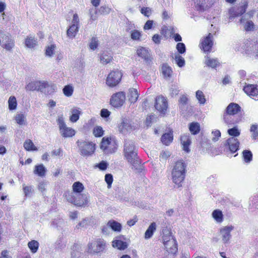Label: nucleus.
I'll return each mask as SVG.
<instances>
[{"instance_id": "1", "label": "nucleus", "mask_w": 258, "mask_h": 258, "mask_svg": "<svg viewBox=\"0 0 258 258\" xmlns=\"http://www.w3.org/2000/svg\"><path fill=\"white\" fill-rule=\"evenodd\" d=\"M123 151L124 157L132 165V168L140 170L142 169V166L138 156L137 149L135 145V143L132 140H125Z\"/></svg>"}, {"instance_id": "2", "label": "nucleus", "mask_w": 258, "mask_h": 258, "mask_svg": "<svg viewBox=\"0 0 258 258\" xmlns=\"http://www.w3.org/2000/svg\"><path fill=\"white\" fill-rule=\"evenodd\" d=\"M186 165L182 160L177 161L173 166L171 171V177L173 183L177 187L182 186L185 177Z\"/></svg>"}, {"instance_id": "3", "label": "nucleus", "mask_w": 258, "mask_h": 258, "mask_svg": "<svg viewBox=\"0 0 258 258\" xmlns=\"http://www.w3.org/2000/svg\"><path fill=\"white\" fill-rule=\"evenodd\" d=\"M108 244L103 238H98L90 242L87 246V252L91 254H97L105 252Z\"/></svg>"}, {"instance_id": "4", "label": "nucleus", "mask_w": 258, "mask_h": 258, "mask_svg": "<svg viewBox=\"0 0 258 258\" xmlns=\"http://www.w3.org/2000/svg\"><path fill=\"white\" fill-rule=\"evenodd\" d=\"M240 143L238 140L234 137H230L223 143V152L224 154H233L239 149Z\"/></svg>"}, {"instance_id": "5", "label": "nucleus", "mask_w": 258, "mask_h": 258, "mask_svg": "<svg viewBox=\"0 0 258 258\" xmlns=\"http://www.w3.org/2000/svg\"><path fill=\"white\" fill-rule=\"evenodd\" d=\"M57 122L59 126L60 133L63 138L72 137L75 135L74 130L67 126L62 115L58 116Z\"/></svg>"}, {"instance_id": "6", "label": "nucleus", "mask_w": 258, "mask_h": 258, "mask_svg": "<svg viewBox=\"0 0 258 258\" xmlns=\"http://www.w3.org/2000/svg\"><path fill=\"white\" fill-rule=\"evenodd\" d=\"M242 49L245 54L250 57L256 58L258 57V45L246 41L242 46Z\"/></svg>"}, {"instance_id": "7", "label": "nucleus", "mask_w": 258, "mask_h": 258, "mask_svg": "<svg viewBox=\"0 0 258 258\" xmlns=\"http://www.w3.org/2000/svg\"><path fill=\"white\" fill-rule=\"evenodd\" d=\"M248 3L245 1L239 7H233L229 9L228 11L229 19L232 21L235 18L243 14L247 8Z\"/></svg>"}, {"instance_id": "8", "label": "nucleus", "mask_w": 258, "mask_h": 258, "mask_svg": "<svg viewBox=\"0 0 258 258\" xmlns=\"http://www.w3.org/2000/svg\"><path fill=\"white\" fill-rule=\"evenodd\" d=\"M81 154L88 156L92 155L95 150V144L92 142H78Z\"/></svg>"}, {"instance_id": "9", "label": "nucleus", "mask_w": 258, "mask_h": 258, "mask_svg": "<svg viewBox=\"0 0 258 258\" xmlns=\"http://www.w3.org/2000/svg\"><path fill=\"white\" fill-rule=\"evenodd\" d=\"M213 37L211 33H209L206 37L201 40L199 45L200 48L205 52H210L213 46Z\"/></svg>"}, {"instance_id": "10", "label": "nucleus", "mask_w": 258, "mask_h": 258, "mask_svg": "<svg viewBox=\"0 0 258 258\" xmlns=\"http://www.w3.org/2000/svg\"><path fill=\"white\" fill-rule=\"evenodd\" d=\"M122 74L119 71H112L106 79V84L110 87H114L120 82Z\"/></svg>"}, {"instance_id": "11", "label": "nucleus", "mask_w": 258, "mask_h": 258, "mask_svg": "<svg viewBox=\"0 0 258 258\" xmlns=\"http://www.w3.org/2000/svg\"><path fill=\"white\" fill-rule=\"evenodd\" d=\"M125 94L123 92H119L113 94L110 99V104L114 107H119L124 103Z\"/></svg>"}, {"instance_id": "12", "label": "nucleus", "mask_w": 258, "mask_h": 258, "mask_svg": "<svg viewBox=\"0 0 258 258\" xmlns=\"http://www.w3.org/2000/svg\"><path fill=\"white\" fill-rule=\"evenodd\" d=\"M0 45L7 50H10L14 46L13 40L9 35L0 30Z\"/></svg>"}, {"instance_id": "13", "label": "nucleus", "mask_w": 258, "mask_h": 258, "mask_svg": "<svg viewBox=\"0 0 258 258\" xmlns=\"http://www.w3.org/2000/svg\"><path fill=\"white\" fill-rule=\"evenodd\" d=\"M163 244L166 250L171 253H175L177 250L176 240L173 237H166L163 239Z\"/></svg>"}, {"instance_id": "14", "label": "nucleus", "mask_w": 258, "mask_h": 258, "mask_svg": "<svg viewBox=\"0 0 258 258\" xmlns=\"http://www.w3.org/2000/svg\"><path fill=\"white\" fill-rule=\"evenodd\" d=\"M155 107L161 114H165L168 108V103L163 96L157 97L155 99Z\"/></svg>"}, {"instance_id": "15", "label": "nucleus", "mask_w": 258, "mask_h": 258, "mask_svg": "<svg viewBox=\"0 0 258 258\" xmlns=\"http://www.w3.org/2000/svg\"><path fill=\"white\" fill-rule=\"evenodd\" d=\"M222 120L224 123L228 126H231L239 122L241 118L238 115H235L224 111L222 116Z\"/></svg>"}, {"instance_id": "16", "label": "nucleus", "mask_w": 258, "mask_h": 258, "mask_svg": "<svg viewBox=\"0 0 258 258\" xmlns=\"http://www.w3.org/2000/svg\"><path fill=\"white\" fill-rule=\"evenodd\" d=\"M136 127V126L133 124L132 121L126 118H122L121 122L118 126L119 132L122 134H125L129 131L134 130Z\"/></svg>"}, {"instance_id": "17", "label": "nucleus", "mask_w": 258, "mask_h": 258, "mask_svg": "<svg viewBox=\"0 0 258 258\" xmlns=\"http://www.w3.org/2000/svg\"><path fill=\"white\" fill-rule=\"evenodd\" d=\"M214 2L215 0H196V9L199 11H205L210 8Z\"/></svg>"}, {"instance_id": "18", "label": "nucleus", "mask_w": 258, "mask_h": 258, "mask_svg": "<svg viewBox=\"0 0 258 258\" xmlns=\"http://www.w3.org/2000/svg\"><path fill=\"white\" fill-rule=\"evenodd\" d=\"M56 87L53 84H49L47 82L42 81L40 91L46 95H50L55 91Z\"/></svg>"}, {"instance_id": "19", "label": "nucleus", "mask_w": 258, "mask_h": 258, "mask_svg": "<svg viewBox=\"0 0 258 258\" xmlns=\"http://www.w3.org/2000/svg\"><path fill=\"white\" fill-rule=\"evenodd\" d=\"M137 53L139 56L144 59L147 65L150 66L152 63V58L147 49L144 47H141L137 49Z\"/></svg>"}, {"instance_id": "20", "label": "nucleus", "mask_w": 258, "mask_h": 258, "mask_svg": "<svg viewBox=\"0 0 258 258\" xmlns=\"http://www.w3.org/2000/svg\"><path fill=\"white\" fill-rule=\"evenodd\" d=\"M233 229V227L232 226H226L220 229V234L223 243H227L229 242L231 237L230 233Z\"/></svg>"}, {"instance_id": "21", "label": "nucleus", "mask_w": 258, "mask_h": 258, "mask_svg": "<svg viewBox=\"0 0 258 258\" xmlns=\"http://www.w3.org/2000/svg\"><path fill=\"white\" fill-rule=\"evenodd\" d=\"M110 140V138L104 137L102 139V142L101 143L100 148L107 154L111 153L114 152V150L109 149V146L111 144Z\"/></svg>"}, {"instance_id": "22", "label": "nucleus", "mask_w": 258, "mask_h": 258, "mask_svg": "<svg viewBox=\"0 0 258 258\" xmlns=\"http://www.w3.org/2000/svg\"><path fill=\"white\" fill-rule=\"evenodd\" d=\"M205 64L207 66L214 69H216L220 65V63L217 58H211L208 55L205 56Z\"/></svg>"}, {"instance_id": "23", "label": "nucleus", "mask_w": 258, "mask_h": 258, "mask_svg": "<svg viewBox=\"0 0 258 258\" xmlns=\"http://www.w3.org/2000/svg\"><path fill=\"white\" fill-rule=\"evenodd\" d=\"M243 91L248 95L257 96L258 95V89L257 86L249 84L243 88Z\"/></svg>"}, {"instance_id": "24", "label": "nucleus", "mask_w": 258, "mask_h": 258, "mask_svg": "<svg viewBox=\"0 0 258 258\" xmlns=\"http://www.w3.org/2000/svg\"><path fill=\"white\" fill-rule=\"evenodd\" d=\"M241 107L237 103H230L226 107L224 111L230 114L237 115V114L240 111Z\"/></svg>"}, {"instance_id": "25", "label": "nucleus", "mask_w": 258, "mask_h": 258, "mask_svg": "<svg viewBox=\"0 0 258 258\" xmlns=\"http://www.w3.org/2000/svg\"><path fill=\"white\" fill-rule=\"evenodd\" d=\"M81 251V246L78 244L75 243L72 247L71 258H81L83 255Z\"/></svg>"}, {"instance_id": "26", "label": "nucleus", "mask_w": 258, "mask_h": 258, "mask_svg": "<svg viewBox=\"0 0 258 258\" xmlns=\"http://www.w3.org/2000/svg\"><path fill=\"white\" fill-rule=\"evenodd\" d=\"M75 201V205L79 207L84 206L88 203L86 195L79 193H78L77 198H76Z\"/></svg>"}, {"instance_id": "27", "label": "nucleus", "mask_w": 258, "mask_h": 258, "mask_svg": "<svg viewBox=\"0 0 258 258\" xmlns=\"http://www.w3.org/2000/svg\"><path fill=\"white\" fill-rule=\"evenodd\" d=\"M180 140L183 146V150L186 152H188L189 151L188 147L191 143L189 136L187 135H182L181 136Z\"/></svg>"}, {"instance_id": "28", "label": "nucleus", "mask_w": 258, "mask_h": 258, "mask_svg": "<svg viewBox=\"0 0 258 258\" xmlns=\"http://www.w3.org/2000/svg\"><path fill=\"white\" fill-rule=\"evenodd\" d=\"M42 81H34L29 83L25 87L27 91H40Z\"/></svg>"}, {"instance_id": "29", "label": "nucleus", "mask_w": 258, "mask_h": 258, "mask_svg": "<svg viewBox=\"0 0 258 258\" xmlns=\"http://www.w3.org/2000/svg\"><path fill=\"white\" fill-rule=\"evenodd\" d=\"M100 62L104 64H106L110 62L112 60V56L111 53L107 51H104L100 55Z\"/></svg>"}, {"instance_id": "30", "label": "nucleus", "mask_w": 258, "mask_h": 258, "mask_svg": "<svg viewBox=\"0 0 258 258\" xmlns=\"http://www.w3.org/2000/svg\"><path fill=\"white\" fill-rule=\"evenodd\" d=\"M46 168L41 164L35 166L33 172L39 176L44 177L46 174Z\"/></svg>"}, {"instance_id": "31", "label": "nucleus", "mask_w": 258, "mask_h": 258, "mask_svg": "<svg viewBox=\"0 0 258 258\" xmlns=\"http://www.w3.org/2000/svg\"><path fill=\"white\" fill-rule=\"evenodd\" d=\"M79 30V26L76 24H72L67 31V35L70 38H74Z\"/></svg>"}, {"instance_id": "32", "label": "nucleus", "mask_w": 258, "mask_h": 258, "mask_svg": "<svg viewBox=\"0 0 258 258\" xmlns=\"http://www.w3.org/2000/svg\"><path fill=\"white\" fill-rule=\"evenodd\" d=\"M173 140L172 132L163 134L161 138V141L162 143L165 145H169Z\"/></svg>"}, {"instance_id": "33", "label": "nucleus", "mask_w": 258, "mask_h": 258, "mask_svg": "<svg viewBox=\"0 0 258 258\" xmlns=\"http://www.w3.org/2000/svg\"><path fill=\"white\" fill-rule=\"evenodd\" d=\"M156 229V224L155 222L152 223L145 233V239L150 238L153 235L154 232L155 231Z\"/></svg>"}, {"instance_id": "34", "label": "nucleus", "mask_w": 258, "mask_h": 258, "mask_svg": "<svg viewBox=\"0 0 258 258\" xmlns=\"http://www.w3.org/2000/svg\"><path fill=\"white\" fill-rule=\"evenodd\" d=\"M187 102L188 98L185 95H183L180 97L179 100V106L182 112L186 110Z\"/></svg>"}, {"instance_id": "35", "label": "nucleus", "mask_w": 258, "mask_h": 258, "mask_svg": "<svg viewBox=\"0 0 258 258\" xmlns=\"http://www.w3.org/2000/svg\"><path fill=\"white\" fill-rule=\"evenodd\" d=\"M77 194L78 193L75 192L67 191L64 192V195L67 201L75 205L76 198H77Z\"/></svg>"}, {"instance_id": "36", "label": "nucleus", "mask_w": 258, "mask_h": 258, "mask_svg": "<svg viewBox=\"0 0 258 258\" xmlns=\"http://www.w3.org/2000/svg\"><path fill=\"white\" fill-rule=\"evenodd\" d=\"M242 158L245 163H249L252 160V153L249 150H244L242 153Z\"/></svg>"}, {"instance_id": "37", "label": "nucleus", "mask_w": 258, "mask_h": 258, "mask_svg": "<svg viewBox=\"0 0 258 258\" xmlns=\"http://www.w3.org/2000/svg\"><path fill=\"white\" fill-rule=\"evenodd\" d=\"M129 100L131 103H135L139 97V93L137 89L132 88L129 90Z\"/></svg>"}, {"instance_id": "38", "label": "nucleus", "mask_w": 258, "mask_h": 258, "mask_svg": "<svg viewBox=\"0 0 258 258\" xmlns=\"http://www.w3.org/2000/svg\"><path fill=\"white\" fill-rule=\"evenodd\" d=\"M162 72L165 78H170L171 76L172 71L171 68L167 63H164L162 66Z\"/></svg>"}, {"instance_id": "39", "label": "nucleus", "mask_w": 258, "mask_h": 258, "mask_svg": "<svg viewBox=\"0 0 258 258\" xmlns=\"http://www.w3.org/2000/svg\"><path fill=\"white\" fill-rule=\"evenodd\" d=\"M108 225L110 226V228L117 232H119L121 230V225L118 222L114 220H110L108 222Z\"/></svg>"}, {"instance_id": "40", "label": "nucleus", "mask_w": 258, "mask_h": 258, "mask_svg": "<svg viewBox=\"0 0 258 258\" xmlns=\"http://www.w3.org/2000/svg\"><path fill=\"white\" fill-rule=\"evenodd\" d=\"M189 130L192 134H198L200 131V124L197 122L190 123L189 125Z\"/></svg>"}, {"instance_id": "41", "label": "nucleus", "mask_w": 258, "mask_h": 258, "mask_svg": "<svg viewBox=\"0 0 258 258\" xmlns=\"http://www.w3.org/2000/svg\"><path fill=\"white\" fill-rule=\"evenodd\" d=\"M112 246L113 247H116L120 250H124L127 248V244L126 242L116 240L112 242Z\"/></svg>"}, {"instance_id": "42", "label": "nucleus", "mask_w": 258, "mask_h": 258, "mask_svg": "<svg viewBox=\"0 0 258 258\" xmlns=\"http://www.w3.org/2000/svg\"><path fill=\"white\" fill-rule=\"evenodd\" d=\"M24 148L27 151H37V148L34 146L32 141L30 139L26 140L24 143Z\"/></svg>"}, {"instance_id": "43", "label": "nucleus", "mask_w": 258, "mask_h": 258, "mask_svg": "<svg viewBox=\"0 0 258 258\" xmlns=\"http://www.w3.org/2000/svg\"><path fill=\"white\" fill-rule=\"evenodd\" d=\"M173 58L179 67L182 68L185 66V60L179 53H175Z\"/></svg>"}, {"instance_id": "44", "label": "nucleus", "mask_w": 258, "mask_h": 258, "mask_svg": "<svg viewBox=\"0 0 258 258\" xmlns=\"http://www.w3.org/2000/svg\"><path fill=\"white\" fill-rule=\"evenodd\" d=\"M212 217L217 222H221L223 220L222 212L219 210H215L212 213Z\"/></svg>"}, {"instance_id": "45", "label": "nucleus", "mask_w": 258, "mask_h": 258, "mask_svg": "<svg viewBox=\"0 0 258 258\" xmlns=\"http://www.w3.org/2000/svg\"><path fill=\"white\" fill-rule=\"evenodd\" d=\"M72 113L70 119L72 122H75L79 119L81 111L77 108H73L72 110Z\"/></svg>"}, {"instance_id": "46", "label": "nucleus", "mask_w": 258, "mask_h": 258, "mask_svg": "<svg viewBox=\"0 0 258 258\" xmlns=\"http://www.w3.org/2000/svg\"><path fill=\"white\" fill-rule=\"evenodd\" d=\"M36 44V40L32 36L28 37L25 40V45L28 48H34Z\"/></svg>"}, {"instance_id": "47", "label": "nucleus", "mask_w": 258, "mask_h": 258, "mask_svg": "<svg viewBox=\"0 0 258 258\" xmlns=\"http://www.w3.org/2000/svg\"><path fill=\"white\" fill-rule=\"evenodd\" d=\"M227 133L232 137H238L240 134V130H239L237 126H234L233 127L229 128L227 131Z\"/></svg>"}, {"instance_id": "48", "label": "nucleus", "mask_w": 258, "mask_h": 258, "mask_svg": "<svg viewBox=\"0 0 258 258\" xmlns=\"http://www.w3.org/2000/svg\"><path fill=\"white\" fill-rule=\"evenodd\" d=\"M111 11V9L106 6H102L98 9L96 10L95 14H99L100 15H107Z\"/></svg>"}, {"instance_id": "49", "label": "nucleus", "mask_w": 258, "mask_h": 258, "mask_svg": "<svg viewBox=\"0 0 258 258\" xmlns=\"http://www.w3.org/2000/svg\"><path fill=\"white\" fill-rule=\"evenodd\" d=\"M28 246L32 253H35L38 250L39 243L37 241L33 240L28 242Z\"/></svg>"}, {"instance_id": "50", "label": "nucleus", "mask_w": 258, "mask_h": 258, "mask_svg": "<svg viewBox=\"0 0 258 258\" xmlns=\"http://www.w3.org/2000/svg\"><path fill=\"white\" fill-rule=\"evenodd\" d=\"M84 189V186L83 184L79 181L75 182L73 185V191L76 193H79L82 191Z\"/></svg>"}, {"instance_id": "51", "label": "nucleus", "mask_w": 258, "mask_h": 258, "mask_svg": "<svg viewBox=\"0 0 258 258\" xmlns=\"http://www.w3.org/2000/svg\"><path fill=\"white\" fill-rule=\"evenodd\" d=\"M9 108L11 110L16 109L17 105L16 98L14 96H11L8 100Z\"/></svg>"}, {"instance_id": "52", "label": "nucleus", "mask_w": 258, "mask_h": 258, "mask_svg": "<svg viewBox=\"0 0 258 258\" xmlns=\"http://www.w3.org/2000/svg\"><path fill=\"white\" fill-rule=\"evenodd\" d=\"M98 44L99 43L97 38L93 37L91 39L90 42L89 43V48L91 49L94 50L98 47Z\"/></svg>"}, {"instance_id": "53", "label": "nucleus", "mask_w": 258, "mask_h": 258, "mask_svg": "<svg viewBox=\"0 0 258 258\" xmlns=\"http://www.w3.org/2000/svg\"><path fill=\"white\" fill-rule=\"evenodd\" d=\"M15 120L19 125L25 124V116L23 114H18L15 116Z\"/></svg>"}, {"instance_id": "54", "label": "nucleus", "mask_w": 258, "mask_h": 258, "mask_svg": "<svg viewBox=\"0 0 258 258\" xmlns=\"http://www.w3.org/2000/svg\"><path fill=\"white\" fill-rule=\"evenodd\" d=\"M93 134L96 137H101L104 134V131L102 127L97 126L93 130Z\"/></svg>"}, {"instance_id": "55", "label": "nucleus", "mask_w": 258, "mask_h": 258, "mask_svg": "<svg viewBox=\"0 0 258 258\" xmlns=\"http://www.w3.org/2000/svg\"><path fill=\"white\" fill-rule=\"evenodd\" d=\"M244 29L246 31H252L254 29V23L251 21H248L244 24Z\"/></svg>"}, {"instance_id": "56", "label": "nucleus", "mask_w": 258, "mask_h": 258, "mask_svg": "<svg viewBox=\"0 0 258 258\" xmlns=\"http://www.w3.org/2000/svg\"><path fill=\"white\" fill-rule=\"evenodd\" d=\"M176 48L178 51V53L183 54L186 51V47L183 43L178 42L176 46Z\"/></svg>"}, {"instance_id": "57", "label": "nucleus", "mask_w": 258, "mask_h": 258, "mask_svg": "<svg viewBox=\"0 0 258 258\" xmlns=\"http://www.w3.org/2000/svg\"><path fill=\"white\" fill-rule=\"evenodd\" d=\"M196 97L201 104H204L206 102L205 96L202 91L198 90L196 92Z\"/></svg>"}, {"instance_id": "58", "label": "nucleus", "mask_w": 258, "mask_h": 258, "mask_svg": "<svg viewBox=\"0 0 258 258\" xmlns=\"http://www.w3.org/2000/svg\"><path fill=\"white\" fill-rule=\"evenodd\" d=\"M141 33L137 30L132 31L131 37L134 40H140Z\"/></svg>"}, {"instance_id": "59", "label": "nucleus", "mask_w": 258, "mask_h": 258, "mask_svg": "<svg viewBox=\"0 0 258 258\" xmlns=\"http://www.w3.org/2000/svg\"><path fill=\"white\" fill-rule=\"evenodd\" d=\"M63 92L66 96L70 97L73 93V88L70 85L65 86L63 89Z\"/></svg>"}, {"instance_id": "60", "label": "nucleus", "mask_w": 258, "mask_h": 258, "mask_svg": "<svg viewBox=\"0 0 258 258\" xmlns=\"http://www.w3.org/2000/svg\"><path fill=\"white\" fill-rule=\"evenodd\" d=\"M179 92V89L178 87L174 84L171 86V87L170 89V94L171 97H174L178 94Z\"/></svg>"}, {"instance_id": "61", "label": "nucleus", "mask_w": 258, "mask_h": 258, "mask_svg": "<svg viewBox=\"0 0 258 258\" xmlns=\"http://www.w3.org/2000/svg\"><path fill=\"white\" fill-rule=\"evenodd\" d=\"M66 242L61 238H59L55 242V248L58 249H61L66 247Z\"/></svg>"}, {"instance_id": "62", "label": "nucleus", "mask_w": 258, "mask_h": 258, "mask_svg": "<svg viewBox=\"0 0 258 258\" xmlns=\"http://www.w3.org/2000/svg\"><path fill=\"white\" fill-rule=\"evenodd\" d=\"M55 48V46L54 44L47 47L45 50V55L49 57L52 56L54 53Z\"/></svg>"}, {"instance_id": "63", "label": "nucleus", "mask_w": 258, "mask_h": 258, "mask_svg": "<svg viewBox=\"0 0 258 258\" xmlns=\"http://www.w3.org/2000/svg\"><path fill=\"white\" fill-rule=\"evenodd\" d=\"M162 239H164L165 237H173L171 235V232L170 230L167 228V226L162 227Z\"/></svg>"}, {"instance_id": "64", "label": "nucleus", "mask_w": 258, "mask_h": 258, "mask_svg": "<svg viewBox=\"0 0 258 258\" xmlns=\"http://www.w3.org/2000/svg\"><path fill=\"white\" fill-rule=\"evenodd\" d=\"M141 13L145 16L149 17L151 14V10L148 7H143L141 10Z\"/></svg>"}]
</instances>
